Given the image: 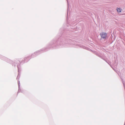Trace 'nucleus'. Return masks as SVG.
Returning a JSON list of instances; mask_svg holds the SVG:
<instances>
[{"label": "nucleus", "mask_w": 125, "mask_h": 125, "mask_svg": "<svg viewBox=\"0 0 125 125\" xmlns=\"http://www.w3.org/2000/svg\"><path fill=\"white\" fill-rule=\"evenodd\" d=\"M117 11L119 12H120L121 11V9L120 8H117Z\"/></svg>", "instance_id": "f03ea898"}, {"label": "nucleus", "mask_w": 125, "mask_h": 125, "mask_svg": "<svg viewBox=\"0 0 125 125\" xmlns=\"http://www.w3.org/2000/svg\"><path fill=\"white\" fill-rule=\"evenodd\" d=\"M101 37L103 38H105L106 37V33L102 32L100 34Z\"/></svg>", "instance_id": "f257e3e1"}]
</instances>
